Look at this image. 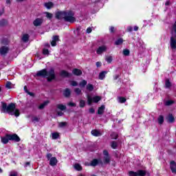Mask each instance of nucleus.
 <instances>
[{
    "label": "nucleus",
    "instance_id": "1",
    "mask_svg": "<svg viewBox=\"0 0 176 176\" xmlns=\"http://www.w3.org/2000/svg\"><path fill=\"white\" fill-rule=\"evenodd\" d=\"M74 16L75 13L71 10L57 11L55 12V19L56 20H63L65 23H70L71 24H74L76 21V18Z\"/></svg>",
    "mask_w": 176,
    "mask_h": 176
},
{
    "label": "nucleus",
    "instance_id": "2",
    "mask_svg": "<svg viewBox=\"0 0 176 176\" xmlns=\"http://www.w3.org/2000/svg\"><path fill=\"white\" fill-rule=\"evenodd\" d=\"M1 112L3 113H8L12 116L19 118L20 116V110L16 109V104L10 103L8 105L5 102H1Z\"/></svg>",
    "mask_w": 176,
    "mask_h": 176
},
{
    "label": "nucleus",
    "instance_id": "3",
    "mask_svg": "<svg viewBox=\"0 0 176 176\" xmlns=\"http://www.w3.org/2000/svg\"><path fill=\"white\" fill-rule=\"evenodd\" d=\"M36 76H38V78H47V80L49 82H52V80H54V79H56L54 69H50L49 72L46 69L38 71L36 74Z\"/></svg>",
    "mask_w": 176,
    "mask_h": 176
},
{
    "label": "nucleus",
    "instance_id": "4",
    "mask_svg": "<svg viewBox=\"0 0 176 176\" xmlns=\"http://www.w3.org/2000/svg\"><path fill=\"white\" fill-rule=\"evenodd\" d=\"M9 141H14L15 142H20V138L17 134H6V136L1 137L2 144H6Z\"/></svg>",
    "mask_w": 176,
    "mask_h": 176
},
{
    "label": "nucleus",
    "instance_id": "5",
    "mask_svg": "<svg viewBox=\"0 0 176 176\" xmlns=\"http://www.w3.org/2000/svg\"><path fill=\"white\" fill-rule=\"evenodd\" d=\"M172 36L170 37V49L171 50H175L176 49V21L173 25L172 31H171Z\"/></svg>",
    "mask_w": 176,
    "mask_h": 176
},
{
    "label": "nucleus",
    "instance_id": "6",
    "mask_svg": "<svg viewBox=\"0 0 176 176\" xmlns=\"http://www.w3.org/2000/svg\"><path fill=\"white\" fill-rule=\"evenodd\" d=\"M87 98L88 105H91L92 102L97 103L98 102V101H101V96H96L92 98L89 95H87Z\"/></svg>",
    "mask_w": 176,
    "mask_h": 176
},
{
    "label": "nucleus",
    "instance_id": "7",
    "mask_svg": "<svg viewBox=\"0 0 176 176\" xmlns=\"http://www.w3.org/2000/svg\"><path fill=\"white\" fill-rule=\"evenodd\" d=\"M129 176H146V171L144 170H138L137 172L133 170L129 171Z\"/></svg>",
    "mask_w": 176,
    "mask_h": 176
},
{
    "label": "nucleus",
    "instance_id": "8",
    "mask_svg": "<svg viewBox=\"0 0 176 176\" xmlns=\"http://www.w3.org/2000/svg\"><path fill=\"white\" fill-rule=\"evenodd\" d=\"M165 120L167 123L171 124L175 122V118H174L172 113H169L165 117Z\"/></svg>",
    "mask_w": 176,
    "mask_h": 176
},
{
    "label": "nucleus",
    "instance_id": "9",
    "mask_svg": "<svg viewBox=\"0 0 176 176\" xmlns=\"http://www.w3.org/2000/svg\"><path fill=\"white\" fill-rule=\"evenodd\" d=\"M9 47L6 46H2L0 47V54L1 56H6L9 53Z\"/></svg>",
    "mask_w": 176,
    "mask_h": 176
},
{
    "label": "nucleus",
    "instance_id": "10",
    "mask_svg": "<svg viewBox=\"0 0 176 176\" xmlns=\"http://www.w3.org/2000/svg\"><path fill=\"white\" fill-rule=\"evenodd\" d=\"M43 23V19L37 18L33 21L34 27H41Z\"/></svg>",
    "mask_w": 176,
    "mask_h": 176
},
{
    "label": "nucleus",
    "instance_id": "11",
    "mask_svg": "<svg viewBox=\"0 0 176 176\" xmlns=\"http://www.w3.org/2000/svg\"><path fill=\"white\" fill-rule=\"evenodd\" d=\"M107 49L108 48L105 45L100 46L96 50V53H97V54H102L104 53V52H107Z\"/></svg>",
    "mask_w": 176,
    "mask_h": 176
},
{
    "label": "nucleus",
    "instance_id": "12",
    "mask_svg": "<svg viewBox=\"0 0 176 176\" xmlns=\"http://www.w3.org/2000/svg\"><path fill=\"white\" fill-rule=\"evenodd\" d=\"M60 76H62V78H71L72 74L65 70H62L60 73Z\"/></svg>",
    "mask_w": 176,
    "mask_h": 176
},
{
    "label": "nucleus",
    "instance_id": "13",
    "mask_svg": "<svg viewBox=\"0 0 176 176\" xmlns=\"http://www.w3.org/2000/svg\"><path fill=\"white\" fill-rule=\"evenodd\" d=\"M170 168L173 174H176V163L175 162V161L170 162Z\"/></svg>",
    "mask_w": 176,
    "mask_h": 176
},
{
    "label": "nucleus",
    "instance_id": "14",
    "mask_svg": "<svg viewBox=\"0 0 176 176\" xmlns=\"http://www.w3.org/2000/svg\"><path fill=\"white\" fill-rule=\"evenodd\" d=\"M63 96L65 98H69L71 97V89H69V88H66L63 91Z\"/></svg>",
    "mask_w": 176,
    "mask_h": 176
},
{
    "label": "nucleus",
    "instance_id": "15",
    "mask_svg": "<svg viewBox=\"0 0 176 176\" xmlns=\"http://www.w3.org/2000/svg\"><path fill=\"white\" fill-rule=\"evenodd\" d=\"M100 163V164H103L102 161L100 160L98 161V160L97 159H94L91 164L90 166H91L92 167H96V166H97L98 164Z\"/></svg>",
    "mask_w": 176,
    "mask_h": 176
},
{
    "label": "nucleus",
    "instance_id": "16",
    "mask_svg": "<svg viewBox=\"0 0 176 176\" xmlns=\"http://www.w3.org/2000/svg\"><path fill=\"white\" fill-rule=\"evenodd\" d=\"M58 162L57 158L53 157L50 160V165L52 166H57Z\"/></svg>",
    "mask_w": 176,
    "mask_h": 176
},
{
    "label": "nucleus",
    "instance_id": "17",
    "mask_svg": "<svg viewBox=\"0 0 176 176\" xmlns=\"http://www.w3.org/2000/svg\"><path fill=\"white\" fill-rule=\"evenodd\" d=\"M9 24L8 19H3L0 21V27H6Z\"/></svg>",
    "mask_w": 176,
    "mask_h": 176
},
{
    "label": "nucleus",
    "instance_id": "18",
    "mask_svg": "<svg viewBox=\"0 0 176 176\" xmlns=\"http://www.w3.org/2000/svg\"><path fill=\"white\" fill-rule=\"evenodd\" d=\"M104 111H105V105L102 104L101 107L98 109V115H102Z\"/></svg>",
    "mask_w": 176,
    "mask_h": 176
},
{
    "label": "nucleus",
    "instance_id": "19",
    "mask_svg": "<svg viewBox=\"0 0 176 176\" xmlns=\"http://www.w3.org/2000/svg\"><path fill=\"white\" fill-rule=\"evenodd\" d=\"M103 162H104V164H110L111 157L110 156H104Z\"/></svg>",
    "mask_w": 176,
    "mask_h": 176
},
{
    "label": "nucleus",
    "instance_id": "20",
    "mask_svg": "<svg viewBox=\"0 0 176 176\" xmlns=\"http://www.w3.org/2000/svg\"><path fill=\"white\" fill-rule=\"evenodd\" d=\"M44 6L47 9H52V8L54 6V4L52 1H49V2L45 3Z\"/></svg>",
    "mask_w": 176,
    "mask_h": 176
},
{
    "label": "nucleus",
    "instance_id": "21",
    "mask_svg": "<svg viewBox=\"0 0 176 176\" xmlns=\"http://www.w3.org/2000/svg\"><path fill=\"white\" fill-rule=\"evenodd\" d=\"M108 74V72L107 71H102L99 74V79L100 80H102L105 78V75Z\"/></svg>",
    "mask_w": 176,
    "mask_h": 176
},
{
    "label": "nucleus",
    "instance_id": "22",
    "mask_svg": "<svg viewBox=\"0 0 176 176\" xmlns=\"http://www.w3.org/2000/svg\"><path fill=\"white\" fill-rule=\"evenodd\" d=\"M72 73L76 76H80L82 75V72L79 69H74Z\"/></svg>",
    "mask_w": 176,
    "mask_h": 176
},
{
    "label": "nucleus",
    "instance_id": "23",
    "mask_svg": "<svg viewBox=\"0 0 176 176\" xmlns=\"http://www.w3.org/2000/svg\"><path fill=\"white\" fill-rule=\"evenodd\" d=\"M91 133L94 137H100L101 135V133L98 130H92Z\"/></svg>",
    "mask_w": 176,
    "mask_h": 176
},
{
    "label": "nucleus",
    "instance_id": "24",
    "mask_svg": "<svg viewBox=\"0 0 176 176\" xmlns=\"http://www.w3.org/2000/svg\"><path fill=\"white\" fill-rule=\"evenodd\" d=\"M87 85V81L86 80H82L78 84L79 87H81V89H83V87H85Z\"/></svg>",
    "mask_w": 176,
    "mask_h": 176
},
{
    "label": "nucleus",
    "instance_id": "25",
    "mask_svg": "<svg viewBox=\"0 0 176 176\" xmlns=\"http://www.w3.org/2000/svg\"><path fill=\"white\" fill-rule=\"evenodd\" d=\"M56 108H58V109H60V111H65V109H67V106L63 104H59L56 105Z\"/></svg>",
    "mask_w": 176,
    "mask_h": 176
},
{
    "label": "nucleus",
    "instance_id": "26",
    "mask_svg": "<svg viewBox=\"0 0 176 176\" xmlns=\"http://www.w3.org/2000/svg\"><path fill=\"white\" fill-rule=\"evenodd\" d=\"M49 102V100L45 101L43 103L38 106V109H45V107H46Z\"/></svg>",
    "mask_w": 176,
    "mask_h": 176
},
{
    "label": "nucleus",
    "instance_id": "27",
    "mask_svg": "<svg viewBox=\"0 0 176 176\" xmlns=\"http://www.w3.org/2000/svg\"><path fill=\"white\" fill-rule=\"evenodd\" d=\"M86 89L88 90V91H93L94 90V85L92 84H87Z\"/></svg>",
    "mask_w": 176,
    "mask_h": 176
},
{
    "label": "nucleus",
    "instance_id": "28",
    "mask_svg": "<svg viewBox=\"0 0 176 176\" xmlns=\"http://www.w3.org/2000/svg\"><path fill=\"white\" fill-rule=\"evenodd\" d=\"M29 40H30V35H28V34H25L22 37L23 42L27 43L28 42Z\"/></svg>",
    "mask_w": 176,
    "mask_h": 176
},
{
    "label": "nucleus",
    "instance_id": "29",
    "mask_svg": "<svg viewBox=\"0 0 176 176\" xmlns=\"http://www.w3.org/2000/svg\"><path fill=\"white\" fill-rule=\"evenodd\" d=\"M74 168L77 171H82V166L80 164H79L78 163H76L74 164Z\"/></svg>",
    "mask_w": 176,
    "mask_h": 176
},
{
    "label": "nucleus",
    "instance_id": "30",
    "mask_svg": "<svg viewBox=\"0 0 176 176\" xmlns=\"http://www.w3.org/2000/svg\"><path fill=\"white\" fill-rule=\"evenodd\" d=\"M159 124H163L164 123V117L163 116H160L157 118Z\"/></svg>",
    "mask_w": 176,
    "mask_h": 176
},
{
    "label": "nucleus",
    "instance_id": "31",
    "mask_svg": "<svg viewBox=\"0 0 176 176\" xmlns=\"http://www.w3.org/2000/svg\"><path fill=\"white\" fill-rule=\"evenodd\" d=\"M110 137L111 140H118V137H119V135L118 133L113 132L111 133Z\"/></svg>",
    "mask_w": 176,
    "mask_h": 176
},
{
    "label": "nucleus",
    "instance_id": "32",
    "mask_svg": "<svg viewBox=\"0 0 176 176\" xmlns=\"http://www.w3.org/2000/svg\"><path fill=\"white\" fill-rule=\"evenodd\" d=\"M165 87L166 89H170V87H171V82H170V80L166 79L165 82Z\"/></svg>",
    "mask_w": 176,
    "mask_h": 176
},
{
    "label": "nucleus",
    "instance_id": "33",
    "mask_svg": "<svg viewBox=\"0 0 176 176\" xmlns=\"http://www.w3.org/2000/svg\"><path fill=\"white\" fill-rule=\"evenodd\" d=\"M111 146L113 149H116L118 148V142L116 141H112Z\"/></svg>",
    "mask_w": 176,
    "mask_h": 176
},
{
    "label": "nucleus",
    "instance_id": "34",
    "mask_svg": "<svg viewBox=\"0 0 176 176\" xmlns=\"http://www.w3.org/2000/svg\"><path fill=\"white\" fill-rule=\"evenodd\" d=\"M59 138L60 135L58 134V133L55 132L52 133V140H57Z\"/></svg>",
    "mask_w": 176,
    "mask_h": 176
},
{
    "label": "nucleus",
    "instance_id": "35",
    "mask_svg": "<svg viewBox=\"0 0 176 176\" xmlns=\"http://www.w3.org/2000/svg\"><path fill=\"white\" fill-rule=\"evenodd\" d=\"M126 101V99L124 97L120 96L118 97V102H120V104H124Z\"/></svg>",
    "mask_w": 176,
    "mask_h": 176
},
{
    "label": "nucleus",
    "instance_id": "36",
    "mask_svg": "<svg viewBox=\"0 0 176 176\" xmlns=\"http://www.w3.org/2000/svg\"><path fill=\"white\" fill-rule=\"evenodd\" d=\"M122 43H123V38H118L115 42V45H116L117 46H119V45H122Z\"/></svg>",
    "mask_w": 176,
    "mask_h": 176
},
{
    "label": "nucleus",
    "instance_id": "37",
    "mask_svg": "<svg viewBox=\"0 0 176 176\" xmlns=\"http://www.w3.org/2000/svg\"><path fill=\"white\" fill-rule=\"evenodd\" d=\"M113 58L111 56H106L105 58V60L109 63V64H111V63H112V60H113Z\"/></svg>",
    "mask_w": 176,
    "mask_h": 176
},
{
    "label": "nucleus",
    "instance_id": "38",
    "mask_svg": "<svg viewBox=\"0 0 176 176\" xmlns=\"http://www.w3.org/2000/svg\"><path fill=\"white\" fill-rule=\"evenodd\" d=\"M79 105H80V108H85L86 105V102L83 100H80Z\"/></svg>",
    "mask_w": 176,
    "mask_h": 176
},
{
    "label": "nucleus",
    "instance_id": "39",
    "mask_svg": "<svg viewBox=\"0 0 176 176\" xmlns=\"http://www.w3.org/2000/svg\"><path fill=\"white\" fill-rule=\"evenodd\" d=\"M124 56H130V50L128 49H124L122 52Z\"/></svg>",
    "mask_w": 176,
    "mask_h": 176
},
{
    "label": "nucleus",
    "instance_id": "40",
    "mask_svg": "<svg viewBox=\"0 0 176 176\" xmlns=\"http://www.w3.org/2000/svg\"><path fill=\"white\" fill-rule=\"evenodd\" d=\"M45 14H46L47 19H48L49 20H52V19H53V14L50 12H45Z\"/></svg>",
    "mask_w": 176,
    "mask_h": 176
},
{
    "label": "nucleus",
    "instance_id": "41",
    "mask_svg": "<svg viewBox=\"0 0 176 176\" xmlns=\"http://www.w3.org/2000/svg\"><path fill=\"white\" fill-rule=\"evenodd\" d=\"M74 92L76 93V94H77V96H79V95L81 94L82 90L80 89H79V88H76L74 89Z\"/></svg>",
    "mask_w": 176,
    "mask_h": 176
},
{
    "label": "nucleus",
    "instance_id": "42",
    "mask_svg": "<svg viewBox=\"0 0 176 176\" xmlns=\"http://www.w3.org/2000/svg\"><path fill=\"white\" fill-rule=\"evenodd\" d=\"M80 30H82V27H80V26H78V27L76 28V30L74 31L76 35H78V36L80 35V33L79 32V31H80Z\"/></svg>",
    "mask_w": 176,
    "mask_h": 176
},
{
    "label": "nucleus",
    "instance_id": "43",
    "mask_svg": "<svg viewBox=\"0 0 176 176\" xmlns=\"http://www.w3.org/2000/svg\"><path fill=\"white\" fill-rule=\"evenodd\" d=\"M6 89H11L12 88V82L10 81H8L6 84Z\"/></svg>",
    "mask_w": 176,
    "mask_h": 176
},
{
    "label": "nucleus",
    "instance_id": "44",
    "mask_svg": "<svg viewBox=\"0 0 176 176\" xmlns=\"http://www.w3.org/2000/svg\"><path fill=\"white\" fill-rule=\"evenodd\" d=\"M43 54H44L45 56H49V50L44 48L43 50Z\"/></svg>",
    "mask_w": 176,
    "mask_h": 176
},
{
    "label": "nucleus",
    "instance_id": "45",
    "mask_svg": "<svg viewBox=\"0 0 176 176\" xmlns=\"http://www.w3.org/2000/svg\"><path fill=\"white\" fill-rule=\"evenodd\" d=\"M52 41L55 42H58V41H60L59 36L57 35L53 36Z\"/></svg>",
    "mask_w": 176,
    "mask_h": 176
},
{
    "label": "nucleus",
    "instance_id": "46",
    "mask_svg": "<svg viewBox=\"0 0 176 176\" xmlns=\"http://www.w3.org/2000/svg\"><path fill=\"white\" fill-rule=\"evenodd\" d=\"M173 104H174V101L173 100H167L166 102V105L167 106L173 105Z\"/></svg>",
    "mask_w": 176,
    "mask_h": 176
},
{
    "label": "nucleus",
    "instance_id": "47",
    "mask_svg": "<svg viewBox=\"0 0 176 176\" xmlns=\"http://www.w3.org/2000/svg\"><path fill=\"white\" fill-rule=\"evenodd\" d=\"M67 126L66 122H62L59 123V127H65Z\"/></svg>",
    "mask_w": 176,
    "mask_h": 176
},
{
    "label": "nucleus",
    "instance_id": "48",
    "mask_svg": "<svg viewBox=\"0 0 176 176\" xmlns=\"http://www.w3.org/2000/svg\"><path fill=\"white\" fill-rule=\"evenodd\" d=\"M25 93H28V94H29V96H31V97H34L35 94L32 92H30L28 91V90L25 91Z\"/></svg>",
    "mask_w": 176,
    "mask_h": 176
},
{
    "label": "nucleus",
    "instance_id": "49",
    "mask_svg": "<svg viewBox=\"0 0 176 176\" xmlns=\"http://www.w3.org/2000/svg\"><path fill=\"white\" fill-rule=\"evenodd\" d=\"M103 155L104 156H109V153L107 150L103 151Z\"/></svg>",
    "mask_w": 176,
    "mask_h": 176
},
{
    "label": "nucleus",
    "instance_id": "50",
    "mask_svg": "<svg viewBox=\"0 0 176 176\" xmlns=\"http://www.w3.org/2000/svg\"><path fill=\"white\" fill-rule=\"evenodd\" d=\"M89 111V113H96V110L93 107L90 108Z\"/></svg>",
    "mask_w": 176,
    "mask_h": 176
},
{
    "label": "nucleus",
    "instance_id": "51",
    "mask_svg": "<svg viewBox=\"0 0 176 176\" xmlns=\"http://www.w3.org/2000/svg\"><path fill=\"white\" fill-rule=\"evenodd\" d=\"M32 122H39V118L38 117H34L32 119Z\"/></svg>",
    "mask_w": 176,
    "mask_h": 176
},
{
    "label": "nucleus",
    "instance_id": "52",
    "mask_svg": "<svg viewBox=\"0 0 176 176\" xmlns=\"http://www.w3.org/2000/svg\"><path fill=\"white\" fill-rule=\"evenodd\" d=\"M71 85H72V86L76 87V86H78V82L72 81Z\"/></svg>",
    "mask_w": 176,
    "mask_h": 176
},
{
    "label": "nucleus",
    "instance_id": "53",
    "mask_svg": "<svg viewBox=\"0 0 176 176\" xmlns=\"http://www.w3.org/2000/svg\"><path fill=\"white\" fill-rule=\"evenodd\" d=\"M69 107H76V104L72 102L68 103Z\"/></svg>",
    "mask_w": 176,
    "mask_h": 176
},
{
    "label": "nucleus",
    "instance_id": "54",
    "mask_svg": "<svg viewBox=\"0 0 176 176\" xmlns=\"http://www.w3.org/2000/svg\"><path fill=\"white\" fill-rule=\"evenodd\" d=\"M91 31H93V30L91 29V28H88L86 30L87 34H90L91 33Z\"/></svg>",
    "mask_w": 176,
    "mask_h": 176
},
{
    "label": "nucleus",
    "instance_id": "55",
    "mask_svg": "<svg viewBox=\"0 0 176 176\" xmlns=\"http://www.w3.org/2000/svg\"><path fill=\"white\" fill-rule=\"evenodd\" d=\"M52 153H47V160H50V159H52Z\"/></svg>",
    "mask_w": 176,
    "mask_h": 176
},
{
    "label": "nucleus",
    "instance_id": "56",
    "mask_svg": "<svg viewBox=\"0 0 176 176\" xmlns=\"http://www.w3.org/2000/svg\"><path fill=\"white\" fill-rule=\"evenodd\" d=\"M10 176H17V172H11Z\"/></svg>",
    "mask_w": 176,
    "mask_h": 176
},
{
    "label": "nucleus",
    "instance_id": "57",
    "mask_svg": "<svg viewBox=\"0 0 176 176\" xmlns=\"http://www.w3.org/2000/svg\"><path fill=\"white\" fill-rule=\"evenodd\" d=\"M131 31H133V27L129 26V27L127 28V32H131Z\"/></svg>",
    "mask_w": 176,
    "mask_h": 176
},
{
    "label": "nucleus",
    "instance_id": "58",
    "mask_svg": "<svg viewBox=\"0 0 176 176\" xmlns=\"http://www.w3.org/2000/svg\"><path fill=\"white\" fill-rule=\"evenodd\" d=\"M96 65L97 68H100L101 67V62H96Z\"/></svg>",
    "mask_w": 176,
    "mask_h": 176
},
{
    "label": "nucleus",
    "instance_id": "59",
    "mask_svg": "<svg viewBox=\"0 0 176 176\" xmlns=\"http://www.w3.org/2000/svg\"><path fill=\"white\" fill-rule=\"evenodd\" d=\"M51 45L52 46H56L57 45L56 41H54V40H52V41L51 42Z\"/></svg>",
    "mask_w": 176,
    "mask_h": 176
},
{
    "label": "nucleus",
    "instance_id": "60",
    "mask_svg": "<svg viewBox=\"0 0 176 176\" xmlns=\"http://www.w3.org/2000/svg\"><path fill=\"white\" fill-rule=\"evenodd\" d=\"M57 115L58 116H63L64 113H63V111H58Z\"/></svg>",
    "mask_w": 176,
    "mask_h": 176
},
{
    "label": "nucleus",
    "instance_id": "61",
    "mask_svg": "<svg viewBox=\"0 0 176 176\" xmlns=\"http://www.w3.org/2000/svg\"><path fill=\"white\" fill-rule=\"evenodd\" d=\"M119 74L114 76V80H117V79H119Z\"/></svg>",
    "mask_w": 176,
    "mask_h": 176
},
{
    "label": "nucleus",
    "instance_id": "62",
    "mask_svg": "<svg viewBox=\"0 0 176 176\" xmlns=\"http://www.w3.org/2000/svg\"><path fill=\"white\" fill-rule=\"evenodd\" d=\"M114 31H115V28L114 27H111V28H110V32H114Z\"/></svg>",
    "mask_w": 176,
    "mask_h": 176
},
{
    "label": "nucleus",
    "instance_id": "63",
    "mask_svg": "<svg viewBox=\"0 0 176 176\" xmlns=\"http://www.w3.org/2000/svg\"><path fill=\"white\" fill-rule=\"evenodd\" d=\"M31 163L30 162H28L25 164V167H28V166H30Z\"/></svg>",
    "mask_w": 176,
    "mask_h": 176
},
{
    "label": "nucleus",
    "instance_id": "64",
    "mask_svg": "<svg viewBox=\"0 0 176 176\" xmlns=\"http://www.w3.org/2000/svg\"><path fill=\"white\" fill-rule=\"evenodd\" d=\"M133 30L134 31H137L138 30V26H134Z\"/></svg>",
    "mask_w": 176,
    "mask_h": 176
}]
</instances>
